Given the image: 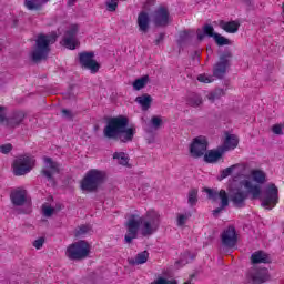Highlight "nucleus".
<instances>
[{
  "label": "nucleus",
  "instance_id": "ddd939ff",
  "mask_svg": "<svg viewBox=\"0 0 284 284\" xmlns=\"http://www.w3.org/2000/svg\"><path fill=\"white\" fill-rule=\"evenodd\" d=\"M77 32H79V26L73 24L67 31L64 39L62 40V45L68 48V50H75L79 47V40H77Z\"/></svg>",
  "mask_w": 284,
  "mask_h": 284
},
{
  "label": "nucleus",
  "instance_id": "a18cd8bd",
  "mask_svg": "<svg viewBox=\"0 0 284 284\" xmlns=\"http://www.w3.org/2000/svg\"><path fill=\"white\" fill-rule=\"evenodd\" d=\"M62 112H63V114H68V111H67V110H63Z\"/></svg>",
  "mask_w": 284,
  "mask_h": 284
},
{
  "label": "nucleus",
  "instance_id": "58836bf2",
  "mask_svg": "<svg viewBox=\"0 0 284 284\" xmlns=\"http://www.w3.org/2000/svg\"><path fill=\"white\" fill-rule=\"evenodd\" d=\"M43 243H45V239L39 237L36 241H33V247H36V250H41V247H43Z\"/></svg>",
  "mask_w": 284,
  "mask_h": 284
},
{
  "label": "nucleus",
  "instance_id": "5701e85b",
  "mask_svg": "<svg viewBox=\"0 0 284 284\" xmlns=\"http://www.w3.org/2000/svg\"><path fill=\"white\" fill-rule=\"evenodd\" d=\"M152 95L144 93L140 97L135 98V102L140 105V108L144 111L150 110V108L152 106Z\"/></svg>",
  "mask_w": 284,
  "mask_h": 284
},
{
  "label": "nucleus",
  "instance_id": "9b49d317",
  "mask_svg": "<svg viewBox=\"0 0 284 284\" xmlns=\"http://www.w3.org/2000/svg\"><path fill=\"white\" fill-rule=\"evenodd\" d=\"M80 63L85 70H90L92 74H97L101 69V64L94 60V52H82L79 54Z\"/></svg>",
  "mask_w": 284,
  "mask_h": 284
},
{
  "label": "nucleus",
  "instance_id": "a19ab883",
  "mask_svg": "<svg viewBox=\"0 0 284 284\" xmlns=\"http://www.w3.org/2000/svg\"><path fill=\"white\" fill-rule=\"evenodd\" d=\"M0 122H7V124H10V120H6V109L0 108Z\"/></svg>",
  "mask_w": 284,
  "mask_h": 284
},
{
  "label": "nucleus",
  "instance_id": "6e6552de",
  "mask_svg": "<svg viewBox=\"0 0 284 284\" xmlns=\"http://www.w3.org/2000/svg\"><path fill=\"white\" fill-rule=\"evenodd\" d=\"M203 192L207 194L209 199L213 202L214 206L216 207L213 211V216L221 214L225 207L229 205V197L227 192L225 190H221L219 193L212 189H204Z\"/></svg>",
  "mask_w": 284,
  "mask_h": 284
},
{
  "label": "nucleus",
  "instance_id": "1a4fd4ad",
  "mask_svg": "<svg viewBox=\"0 0 284 284\" xmlns=\"http://www.w3.org/2000/svg\"><path fill=\"white\" fill-rule=\"evenodd\" d=\"M207 138L204 135H199L194 138L189 145V152L190 156L192 159H201V156H205V153L207 152Z\"/></svg>",
  "mask_w": 284,
  "mask_h": 284
},
{
  "label": "nucleus",
  "instance_id": "f8f14e48",
  "mask_svg": "<svg viewBox=\"0 0 284 284\" xmlns=\"http://www.w3.org/2000/svg\"><path fill=\"white\" fill-rule=\"evenodd\" d=\"M10 199L13 205H30V196H28V191L24 187L13 189Z\"/></svg>",
  "mask_w": 284,
  "mask_h": 284
},
{
  "label": "nucleus",
  "instance_id": "39448f33",
  "mask_svg": "<svg viewBox=\"0 0 284 284\" xmlns=\"http://www.w3.org/2000/svg\"><path fill=\"white\" fill-rule=\"evenodd\" d=\"M91 252L92 244L85 240H79L67 247L65 256L71 261H81L88 258Z\"/></svg>",
  "mask_w": 284,
  "mask_h": 284
},
{
  "label": "nucleus",
  "instance_id": "412c9836",
  "mask_svg": "<svg viewBox=\"0 0 284 284\" xmlns=\"http://www.w3.org/2000/svg\"><path fill=\"white\" fill-rule=\"evenodd\" d=\"M138 26L140 32H148L150 30V13L148 11H141L139 13Z\"/></svg>",
  "mask_w": 284,
  "mask_h": 284
},
{
  "label": "nucleus",
  "instance_id": "6ab92c4d",
  "mask_svg": "<svg viewBox=\"0 0 284 284\" xmlns=\"http://www.w3.org/2000/svg\"><path fill=\"white\" fill-rule=\"evenodd\" d=\"M224 154V151L219 146L217 149L206 151L204 153V161L206 163H219Z\"/></svg>",
  "mask_w": 284,
  "mask_h": 284
},
{
  "label": "nucleus",
  "instance_id": "f3484780",
  "mask_svg": "<svg viewBox=\"0 0 284 284\" xmlns=\"http://www.w3.org/2000/svg\"><path fill=\"white\" fill-rule=\"evenodd\" d=\"M237 236L234 226H230L222 233V243L226 247H234L236 245Z\"/></svg>",
  "mask_w": 284,
  "mask_h": 284
},
{
  "label": "nucleus",
  "instance_id": "bb28decb",
  "mask_svg": "<svg viewBox=\"0 0 284 284\" xmlns=\"http://www.w3.org/2000/svg\"><path fill=\"white\" fill-rule=\"evenodd\" d=\"M211 38L215 41L216 45H232V41L230 39L221 36V33L214 32V29Z\"/></svg>",
  "mask_w": 284,
  "mask_h": 284
},
{
  "label": "nucleus",
  "instance_id": "c9c22d12",
  "mask_svg": "<svg viewBox=\"0 0 284 284\" xmlns=\"http://www.w3.org/2000/svg\"><path fill=\"white\" fill-rule=\"evenodd\" d=\"M197 81H200V83H212V81H214V77L200 74L197 75Z\"/></svg>",
  "mask_w": 284,
  "mask_h": 284
},
{
  "label": "nucleus",
  "instance_id": "cd10ccee",
  "mask_svg": "<svg viewBox=\"0 0 284 284\" xmlns=\"http://www.w3.org/2000/svg\"><path fill=\"white\" fill-rule=\"evenodd\" d=\"M148 83H150V77L148 75H143L139 79H136L135 81H133L132 85H133V90H143V88H145V85H148Z\"/></svg>",
  "mask_w": 284,
  "mask_h": 284
},
{
  "label": "nucleus",
  "instance_id": "c756f323",
  "mask_svg": "<svg viewBox=\"0 0 284 284\" xmlns=\"http://www.w3.org/2000/svg\"><path fill=\"white\" fill-rule=\"evenodd\" d=\"M113 159L118 161L120 165H129L130 163V158L124 152H115Z\"/></svg>",
  "mask_w": 284,
  "mask_h": 284
},
{
  "label": "nucleus",
  "instance_id": "9d476101",
  "mask_svg": "<svg viewBox=\"0 0 284 284\" xmlns=\"http://www.w3.org/2000/svg\"><path fill=\"white\" fill-rule=\"evenodd\" d=\"M276 203H278V187L275 184H267L262 197V205L265 210H272Z\"/></svg>",
  "mask_w": 284,
  "mask_h": 284
},
{
  "label": "nucleus",
  "instance_id": "2eb2a0df",
  "mask_svg": "<svg viewBox=\"0 0 284 284\" xmlns=\"http://www.w3.org/2000/svg\"><path fill=\"white\" fill-rule=\"evenodd\" d=\"M270 281V272L267 268L253 270L248 274V283L251 284H262Z\"/></svg>",
  "mask_w": 284,
  "mask_h": 284
},
{
  "label": "nucleus",
  "instance_id": "37998d69",
  "mask_svg": "<svg viewBox=\"0 0 284 284\" xmlns=\"http://www.w3.org/2000/svg\"><path fill=\"white\" fill-rule=\"evenodd\" d=\"M206 97L209 101H216V99H219V95H216L214 92L209 93Z\"/></svg>",
  "mask_w": 284,
  "mask_h": 284
},
{
  "label": "nucleus",
  "instance_id": "dca6fc26",
  "mask_svg": "<svg viewBox=\"0 0 284 284\" xmlns=\"http://www.w3.org/2000/svg\"><path fill=\"white\" fill-rule=\"evenodd\" d=\"M42 174L45 179H52L54 174H59V164L50 158H44Z\"/></svg>",
  "mask_w": 284,
  "mask_h": 284
},
{
  "label": "nucleus",
  "instance_id": "72a5a7b5",
  "mask_svg": "<svg viewBox=\"0 0 284 284\" xmlns=\"http://www.w3.org/2000/svg\"><path fill=\"white\" fill-rule=\"evenodd\" d=\"M163 123V120H161L160 116H153L151 119L150 125L153 128V130H158V128H161V124Z\"/></svg>",
  "mask_w": 284,
  "mask_h": 284
},
{
  "label": "nucleus",
  "instance_id": "f704fd0d",
  "mask_svg": "<svg viewBox=\"0 0 284 284\" xmlns=\"http://www.w3.org/2000/svg\"><path fill=\"white\" fill-rule=\"evenodd\" d=\"M190 105H192L193 108H199V105H201V103H203V100L199 97V95H193L190 100H189Z\"/></svg>",
  "mask_w": 284,
  "mask_h": 284
},
{
  "label": "nucleus",
  "instance_id": "4c0bfd02",
  "mask_svg": "<svg viewBox=\"0 0 284 284\" xmlns=\"http://www.w3.org/2000/svg\"><path fill=\"white\" fill-rule=\"evenodd\" d=\"M272 132L274 134H283V132H284V124H274L272 126Z\"/></svg>",
  "mask_w": 284,
  "mask_h": 284
},
{
  "label": "nucleus",
  "instance_id": "7c9ffc66",
  "mask_svg": "<svg viewBox=\"0 0 284 284\" xmlns=\"http://www.w3.org/2000/svg\"><path fill=\"white\" fill-rule=\"evenodd\" d=\"M41 1L48 0H26L24 6L28 10H39L41 8Z\"/></svg>",
  "mask_w": 284,
  "mask_h": 284
},
{
  "label": "nucleus",
  "instance_id": "79ce46f5",
  "mask_svg": "<svg viewBox=\"0 0 284 284\" xmlns=\"http://www.w3.org/2000/svg\"><path fill=\"white\" fill-rule=\"evenodd\" d=\"M154 3H156L154 0H146L144 3V10H150Z\"/></svg>",
  "mask_w": 284,
  "mask_h": 284
},
{
  "label": "nucleus",
  "instance_id": "aec40b11",
  "mask_svg": "<svg viewBox=\"0 0 284 284\" xmlns=\"http://www.w3.org/2000/svg\"><path fill=\"white\" fill-rule=\"evenodd\" d=\"M219 27L224 30V32H227L229 34H236L239 32V28H241V22L237 20L232 21H223L221 20L219 22Z\"/></svg>",
  "mask_w": 284,
  "mask_h": 284
},
{
  "label": "nucleus",
  "instance_id": "393cba45",
  "mask_svg": "<svg viewBox=\"0 0 284 284\" xmlns=\"http://www.w3.org/2000/svg\"><path fill=\"white\" fill-rule=\"evenodd\" d=\"M252 263H270V255L263 251H257L251 256Z\"/></svg>",
  "mask_w": 284,
  "mask_h": 284
},
{
  "label": "nucleus",
  "instance_id": "4468645a",
  "mask_svg": "<svg viewBox=\"0 0 284 284\" xmlns=\"http://www.w3.org/2000/svg\"><path fill=\"white\" fill-rule=\"evenodd\" d=\"M220 148L224 153L230 152V150H236L239 148V136L231 132H224Z\"/></svg>",
  "mask_w": 284,
  "mask_h": 284
},
{
  "label": "nucleus",
  "instance_id": "e433bc0d",
  "mask_svg": "<svg viewBox=\"0 0 284 284\" xmlns=\"http://www.w3.org/2000/svg\"><path fill=\"white\" fill-rule=\"evenodd\" d=\"M0 152L2 154H10V152H12V144L6 143V144L0 145Z\"/></svg>",
  "mask_w": 284,
  "mask_h": 284
},
{
  "label": "nucleus",
  "instance_id": "423d86ee",
  "mask_svg": "<svg viewBox=\"0 0 284 284\" xmlns=\"http://www.w3.org/2000/svg\"><path fill=\"white\" fill-rule=\"evenodd\" d=\"M37 165V159L32 154H24L16 158L12 162L11 169L16 176H24L30 174Z\"/></svg>",
  "mask_w": 284,
  "mask_h": 284
},
{
  "label": "nucleus",
  "instance_id": "f03ea898",
  "mask_svg": "<svg viewBox=\"0 0 284 284\" xmlns=\"http://www.w3.org/2000/svg\"><path fill=\"white\" fill-rule=\"evenodd\" d=\"M160 224L161 215L159 212L149 210L144 215L135 212L128 217V222L125 224L126 233L124 241L126 243H132L139 233L142 236H152V234L159 230Z\"/></svg>",
  "mask_w": 284,
  "mask_h": 284
},
{
  "label": "nucleus",
  "instance_id": "7ed1b4c3",
  "mask_svg": "<svg viewBox=\"0 0 284 284\" xmlns=\"http://www.w3.org/2000/svg\"><path fill=\"white\" fill-rule=\"evenodd\" d=\"M103 133L106 139H120L122 143H130L136 135V125L130 124L128 116L118 115L108 120Z\"/></svg>",
  "mask_w": 284,
  "mask_h": 284
},
{
  "label": "nucleus",
  "instance_id": "473e14b6",
  "mask_svg": "<svg viewBox=\"0 0 284 284\" xmlns=\"http://www.w3.org/2000/svg\"><path fill=\"white\" fill-rule=\"evenodd\" d=\"M187 219H190L189 213H180L178 214L176 223L180 227H183L185 223H187Z\"/></svg>",
  "mask_w": 284,
  "mask_h": 284
},
{
  "label": "nucleus",
  "instance_id": "f257e3e1",
  "mask_svg": "<svg viewBox=\"0 0 284 284\" xmlns=\"http://www.w3.org/2000/svg\"><path fill=\"white\" fill-rule=\"evenodd\" d=\"M232 176L233 183L240 181L237 186L229 185V199L233 205L241 207L246 199H261L263 196V183L267 181V174L261 169H250L245 163L233 164L220 172L219 181Z\"/></svg>",
  "mask_w": 284,
  "mask_h": 284
},
{
  "label": "nucleus",
  "instance_id": "c03bdc74",
  "mask_svg": "<svg viewBox=\"0 0 284 284\" xmlns=\"http://www.w3.org/2000/svg\"><path fill=\"white\" fill-rule=\"evenodd\" d=\"M77 0H69V6H74V2H75Z\"/></svg>",
  "mask_w": 284,
  "mask_h": 284
},
{
  "label": "nucleus",
  "instance_id": "c85d7f7f",
  "mask_svg": "<svg viewBox=\"0 0 284 284\" xmlns=\"http://www.w3.org/2000/svg\"><path fill=\"white\" fill-rule=\"evenodd\" d=\"M57 213V209L54 207V203H52V199L49 200V202H45L42 205V214L44 216H52V214Z\"/></svg>",
  "mask_w": 284,
  "mask_h": 284
},
{
  "label": "nucleus",
  "instance_id": "a211bd4d",
  "mask_svg": "<svg viewBox=\"0 0 284 284\" xmlns=\"http://www.w3.org/2000/svg\"><path fill=\"white\" fill-rule=\"evenodd\" d=\"M153 21L155 26H168V23L171 21L168 9L165 7L159 8L154 13Z\"/></svg>",
  "mask_w": 284,
  "mask_h": 284
},
{
  "label": "nucleus",
  "instance_id": "49530a36",
  "mask_svg": "<svg viewBox=\"0 0 284 284\" xmlns=\"http://www.w3.org/2000/svg\"><path fill=\"white\" fill-rule=\"evenodd\" d=\"M184 284H190V282H185Z\"/></svg>",
  "mask_w": 284,
  "mask_h": 284
},
{
  "label": "nucleus",
  "instance_id": "ea45409f",
  "mask_svg": "<svg viewBox=\"0 0 284 284\" xmlns=\"http://www.w3.org/2000/svg\"><path fill=\"white\" fill-rule=\"evenodd\" d=\"M118 3H119V0H111V1H109V2L106 3L108 10H109L110 12H114V10H116Z\"/></svg>",
  "mask_w": 284,
  "mask_h": 284
},
{
  "label": "nucleus",
  "instance_id": "a878e982",
  "mask_svg": "<svg viewBox=\"0 0 284 284\" xmlns=\"http://www.w3.org/2000/svg\"><path fill=\"white\" fill-rule=\"evenodd\" d=\"M214 27H212L211 24H205L202 29H199L196 32L199 41H203L205 37H212Z\"/></svg>",
  "mask_w": 284,
  "mask_h": 284
},
{
  "label": "nucleus",
  "instance_id": "20e7f679",
  "mask_svg": "<svg viewBox=\"0 0 284 284\" xmlns=\"http://www.w3.org/2000/svg\"><path fill=\"white\" fill-rule=\"evenodd\" d=\"M105 171L91 169L89 170L82 180L80 181V189L82 192H97L101 183L106 179Z\"/></svg>",
  "mask_w": 284,
  "mask_h": 284
},
{
  "label": "nucleus",
  "instance_id": "0eeeda50",
  "mask_svg": "<svg viewBox=\"0 0 284 284\" xmlns=\"http://www.w3.org/2000/svg\"><path fill=\"white\" fill-rule=\"evenodd\" d=\"M57 41V36H39L37 44L30 53L32 61H41L48 57L51 43Z\"/></svg>",
  "mask_w": 284,
  "mask_h": 284
},
{
  "label": "nucleus",
  "instance_id": "b1692460",
  "mask_svg": "<svg viewBox=\"0 0 284 284\" xmlns=\"http://www.w3.org/2000/svg\"><path fill=\"white\" fill-rule=\"evenodd\" d=\"M148 258H150V253H148V251H143L135 257L129 260V263L130 265H143V263H148Z\"/></svg>",
  "mask_w": 284,
  "mask_h": 284
},
{
  "label": "nucleus",
  "instance_id": "2f4dec72",
  "mask_svg": "<svg viewBox=\"0 0 284 284\" xmlns=\"http://www.w3.org/2000/svg\"><path fill=\"white\" fill-rule=\"evenodd\" d=\"M197 201H199V190L193 189L189 192L187 203L189 205H196Z\"/></svg>",
  "mask_w": 284,
  "mask_h": 284
},
{
  "label": "nucleus",
  "instance_id": "4be33fe9",
  "mask_svg": "<svg viewBox=\"0 0 284 284\" xmlns=\"http://www.w3.org/2000/svg\"><path fill=\"white\" fill-rule=\"evenodd\" d=\"M227 68H230V55L220 59V62L214 68V75L223 77L224 72H227Z\"/></svg>",
  "mask_w": 284,
  "mask_h": 284
}]
</instances>
